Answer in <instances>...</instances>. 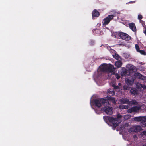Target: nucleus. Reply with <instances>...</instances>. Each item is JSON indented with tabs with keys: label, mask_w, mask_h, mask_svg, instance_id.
<instances>
[{
	"label": "nucleus",
	"mask_w": 146,
	"mask_h": 146,
	"mask_svg": "<svg viewBox=\"0 0 146 146\" xmlns=\"http://www.w3.org/2000/svg\"><path fill=\"white\" fill-rule=\"evenodd\" d=\"M143 136H145L146 137V131H143Z\"/></svg>",
	"instance_id": "32"
},
{
	"label": "nucleus",
	"mask_w": 146,
	"mask_h": 146,
	"mask_svg": "<svg viewBox=\"0 0 146 146\" xmlns=\"http://www.w3.org/2000/svg\"><path fill=\"white\" fill-rule=\"evenodd\" d=\"M93 103L98 108L100 107L102 105L105 106L109 104L108 101L107 100L104 98L93 100Z\"/></svg>",
	"instance_id": "2"
},
{
	"label": "nucleus",
	"mask_w": 146,
	"mask_h": 146,
	"mask_svg": "<svg viewBox=\"0 0 146 146\" xmlns=\"http://www.w3.org/2000/svg\"><path fill=\"white\" fill-rule=\"evenodd\" d=\"M130 92L132 94H136L135 90L133 89H131L130 91Z\"/></svg>",
	"instance_id": "27"
},
{
	"label": "nucleus",
	"mask_w": 146,
	"mask_h": 146,
	"mask_svg": "<svg viewBox=\"0 0 146 146\" xmlns=\"http://www.w3.org/2000/svg\"><path fill=\"white\" fill-rule=\"evenodd\" d=\"M129 68V70H132L134 72H135V71L136 70L135 67L133 65H128V68Z\"/></svg>",
	"instance_id": "18"
},
{
	"label": "nucleus",
	"mask_w": 146,
	"mask_h": 146,
	"mask_svg": "<svg viewBox=\"0 0 146 146\" xmlns=\"http://www.w3.org/2000/svg\"><path fill=\"white\" fill-rule=\"evenodd\" d=\"M123 88L124 90H128V86L127 85H124L123 86Z\"/></svg>",
	"instance_id": "28"
},
{
	"label": "nucleus",
	"mask_w": 146,
	"mask_h": 146,
	"mask_svg": "<svg viewBox=\"0 0 146 146\" xmlns=\"http://www.w3.org/2000/svg\"><path fill=\"white\" fill-rule=\"evenodd\" d=\"M111 92H112V93H113V94H112V95H114V94H115V92H114V91H112Z\"/></svg>",
	"instance_id": "35"
},
{
	"label": "nucleus",
	"mask_w": 146,
	"mask_h": 146,
	"mask_svg": "<svg viewBox=\"0 0 146 146\" xmlns=\"http://www.w3.org/2000/svg\"><path fill=\"white\" fill-rule=\"evenodd\" d=\"M128 40L129 39H131V37L129 36V35H128Z\"/></svg>",
	"instance_id": "38"
},
{
	"label": "nucleus",
	"mask_w": 146,
	"mask_h": 146,
	"mask_svg": "<svg viewBox=\"0 0 146 146\" xmlns=\"http://www.w3.org/2000/svg\"><path fill=\"white\" fill-rule=\"evenodd\" d=\"M128 84L129 83V81H128Z\"/></svg>",
	"instance_id": "43"
},
{
	"label": "nucleus",
	"mask_w": 146,
	"mask_h": 146,
	"mask_svg": "<svg viewBox=\"0 0 146 146\" xmlns=\"http://www.w3.org/2000/svg\"><path fill=\"white\" fill-rule=\"evenodd\" d=\"M141 146H146V144H144L143 145H142Z\"/></svg>",
	"instance_id": "40"
},
{
	"label": "nucleus",
	"mask_w": 146,
	"mask_h": 146,
	"mask_svg": "<svg viewBox=\"0 0 146 146\" xmlns=\"http://www.w3.org/2000/svg\"><path fill=\"white\" fill-rule=\"evenodd\" d=\"M103 119L105 122L107 123H110L111 125L113 128H115L121 122L120 120H117L114 119L113 117L108 116H104Z\"/></svg>",
	"instance_id": "1"
},
{
	"label": "nucleus",
	"mask_w": 146,
	"mask_h": 146,
	"mask_svg": "<svg viewBox=\"0 0 146 146\" xmlns=\"http://www.w3.org/2000/svg\"><path fill=\"white\" fill-rule=\"evenodd\" d=\"M137 87L138 88H143V89H146V85H142L141 84L137 83L136 84Z\"/></svg>",
	"instance_id": "14"
},
{
	"label": "nucleus",
	"mask_w": 146,
	"mask_h": 146,
	"mask_svg": "<svg viewBox=\"0 0 146 146\" xmlns=\"http://www.w3.org/2000/svg\"><path fill=\"white\" fill-rule=\"evenodd\" d=\"M135 47L137 51L139 52L140 50H139V46L137 44H136Z\"/></svg>",
	"instance_id": "25"
},
{
	"label": "nucleus",
	"mask_w": 146,
	"mask_h": 146,
	"mask_svg": "<svg viewBox=\"0 0 146 146\" xmlns=\"http://www.w3.org/2000/svg\"><path fill=\"white\" fill-rule=\"evenodd\" d=\"M119 101L121 104H128V99H120L119 100Z\"/></svg>",
	"instance_id": "15"
},
{
	"label": "nucleus",
	"mask_w": 146,
	"mask_h": 146,
	"mask_svg": "<svg viewBox=\"0 0 146 146\" xmlns=\"http://www.w3.org/2000/svg\"><path fill=\"white\" fill-rule=\"evenodd\" d=\"M113 74H114L115 75V77L116 78L117 80L119 79L120 78V76L117 73H114Z\"/></svg>",
	"instance_id": "22"
},
{
	"label": "nucleus",
	"mask_w": 146,
	"mask_h": 146,
	"mask_svg": "<svg viewBox=\"0 0 146 146\" xmlns=\"http://www.w3.org/2000/svg\"><path fill=\"white\" fill-rule=\"evenodd\" d=\"M144 33L145 34H146V29L145 30L144 32Z\"/></svg>",
	"instance_id": "37"
},
{
	"label": "nucleus",
	"mask_w": 146,
	"mask_h": 146,
	"mask_svg": "<svg viewBox=\"0 0 146 146\" xmlns=\"http://www.w3.org/2000/svg\"><path fill=\"white\" fill-rule=\"evenodd\" d=\"M142 129L139 126H135L131 127L129 130V131L131 132H137L141 131Z\"/></svg>",
	"instance_id": "7"
},
{
	"label": "nucleus",
	"mask_w": 146,
	"mask_h": 146,
	"mask_svg": "<svg viewBox=\"0 0 146 146\" xmlns=\"http://www.w3.org/2000/svg\"><path fill=\"white\" fill-rule=\"evenodd\" d=\"M114 58L116 59L117 60H118L120 58V57L117 54H115L114 55H113Z\"/></svg>",
	"instance_id": "20"
},
{
	"label": "nucleus",
	"mask_w": 146,
	"mask_h": 146,
	"mask_svg": "<svg viewBox=\"0 0 146 146\" xmlns=\"http://www.w3.org/2000/svg\"><path fill=\"white\" fill-rule=\"evenodd\" d=\"M116 68H115L114 66L110 64L103 67L101 69L102 71L108 73L113 72Z\"/></svg>",
	"instance_id": "3"
},
{
	"label": "nucleus",
	"mask_w": 146,
	"mask_h": 146,
	"mask_svg": "<svg viewBox=\"0 0 146 146\" xmlns=\"http://www.w3.org/2000/svg\"><path fill=\"white\" fill-rule=\"evenodd\" d=\"M137 104V102L133 100L132 101H129V102L128 101V104Z\"/></svg>",
	"instance_id": "19"
},
{
	"label": "nucleus",
	"mask_w": 146,
	"mask_h": 146,
	"mask_svg": "<svg viewBox=\"0 0 146 146\" xmlns=\"http://www.w3.org/2000/svg\"><path fill=\"white\" fill-rule=\"evenodd\" d=\"M128 127V123H126L124 125H123V127H122V128H123V129H122L123 131L124 130L125 131V130L124 129H126V128L127 129V127Z\"/></svg>",
	"instance_id": "24"
},
{
	"label": "nucleus",
	"mask_w": 146,
	"mask_h": 146,
	"mask_svg": "<svg viewBox=\"0 0 146 146\" xmlns=\"http://www.w3.org/2000/svg\"><path fill=\"white\" fill-rule=\"evenodd\" d=\"M124 120H127L128 119V115L127 114L125 115L124 117Z\"/></svg>",
	"instance_id": "30"
},
{
	"label": "nucleus",
	"mask_w": 146,
	"mask_h": 146,
	"mask_svg": "<svg viewBox=\"0 0 146 146\" xmlns=\"http://www.w3.org/2000/svg\"><path fill=\"white\" fill-rule=\"evenodd\" d=\"M128 73V70L125 68L123 67L121 71L120 74L122 76H125Z\"/></svg>",
	"instance_id": "10"
},
{
	"label": "nucleus",
	"mask_w": 146,
	"mask_h": 146,
	"mask_svg": "<svg viewBox=\"0 0 146 146\" xmlns=\"http://www.w3.org/2000/svg\"><path fill=\"white\" fill-rule=\"evenodd\" d=\"M127 66H126V67L127 68Z\"/></svg>",
	"instance_id": "42"
},
{
	"label": "nucleus",
	"mask_w": 146,
	"mask_h": 146,
	"mask_svg": "<svg viewBox=\"0 0 146 146\" xmlns=\"http://www.w3.org/2000/svg\"><path fill=\"white\" fill-rule=\"evenodd\" d=\"M125 81L126 83L127 84L128 82V78H126L125 79Z\"/></svg>",
	"instance_id": "33"
},
{
	"label": "nucleus",
	"mask_w": 146,
	"mask_h": 146,
	"mask_svg": "<svg viewBox=\"0 0 146 146\" xmlns=\"http://www.w3.org/2000/svg\"><path fill=\"white\" fill-rule=\"evenodd\" d=\"M108 98H107L108 99H107L108 100H111L112 102L114 104H116V102H115V98L113 97H111V96L110 97H108Z\"/></svg>",
	"instance_id": "16"
},
{
	"label": "nucleus",
	"mask_w": 146,
	"mask_h": 146,
	"mask_svg": "<svg viewBox=\"0 0 146 146\" xmlns=\"http://www.w3.org/2000/svg\"><path fill=\"white\" fill-rule=\"evenodd\" d=\"M121 83H118V86H119V87H120V86H121Z\"/></svg>",
	"instance_id": "34"
},
{
	"label": "nucleus",
	"mask_w": 146,
	"mask_h": 146,
	"mask_svg": "<svg viewBox=\"0 0 146 146\" xmlns=\"http://www.w3.org/2000/svg\"><path fill=\"white\" fill-rule=\"evenodd\" d=\"M145 121H146V120H145Z\"/></svg>",
	"instance_id": "44"
},
{
	"label": "nucleus",
	"mask_w": 146,
	"mask_h": 146,
	"mask_svg": "<svg viewBox=\"0 0 146 146\" xmlns=\"http://www.w3.org/2000/svg\"><path fill=\"white\" fill-rule=\"evenodd\" d=\"M129 25L130 28L133 31L136 32V28L135 25L134 23H131L129 24Z\"/></svg>",
	"instance_id": "11"
},
{
	"label": "nucleus",
	"mask_w": 146,
	"mask_h": 146,
	"mask_svg": "<svg viewBox=\"0 0 146 146\" xmlns=\"http://www.w3.org/2000/svg\"><path fill=\"white\" fill-rule=\"evenodd\" d=\"M137 74H138V76H140L141 75V74H140V73H137Z\"/></svg>",
	"instance_id": "39"
},
{
	"label": "nucleus",
	"mask_w": 146,
	"mask_h": 146,
	"mask_svg": "<svg viewBox=\"0 0 146 146\" xmlns=\"http://www.w3.org/2000/svg\"><path fill=\"white\" fill-rule=\"evenodd\" d=\"M138 19L140 20L142 18V16L141 15H139L138 17Z\"/></svg>",
	"instance_id": "31"
},
{
	"label": "nucleus",
	"mask_w": 146,
	"mask_h": 146,
	"mask_svg": "<svg viewBox=\"0 0 146 146\" xmlns=\"http://www.w3.org/2000/svg\"><path fill=\"white\" fill-rule=\"evenodd\" d=\"M134 120L136 121H141V125L143 127H146V117L139 116L134 118Z\"/></svg>",
	"instance_id": "4"
},
{
	"label": "nucleus",
	"mask_w": 146,
	"mask_h": 146,
	"mask_svg": "<svg viewBox=\"0 0 146 146\" xmlns=\"http://www.w3.org/2000/svg\"><path fill=\"white\" fill-rule=\"evenodd\" d=\"M139 52L142 55H145L146 54L144 50H140Z\"/></svg>",
	"instance_id": "26"
},
{
	"label": "nucleus",
	"mask_w": 146,
	"mask_h": 146,
	"mask_svg": "<svg viewBox=\"0 0 146 146\" xmlns=\"http://www.w3.org/2000/svg\"><path fill=\"white\" fill-rule=\"evenodd\" d=\"M141 108V107L139 106H137L135 107H133L129 109H128V113L132 112H137Z\"/></svg>",
	"instance_id": "8"
},
{
	"label": "nucleus",
	"mask_w": 146,
	"mask_h": 146,
	"mask_svg": "<svg viewBox=\"0 0 146 146\" xmlns=\"http://www.w3.org/2000/svg\"><path fill=\"white\" fill-rule=\"evenodd\" d=\"M112 108L110 106V104L109 102V104L104 106V107L101 108V110H104L105 113L108 115H110L113 113Z\"/></svg>",
	"instance_id": "5"
},
{
	"label": "nucleus",
	"mask_w": 146,
	"mask_h": 146,
	"mask_svg": "<svg viewBox=\"0 0 146 146\" xmlns=\"http://www.w3.org/2000/svg\"><path fill=\"white\" fill-rule=\"evenodd\" d=\"M118 35L122 39L128 40V35L127 34L123 32H121L119 33Z\"/></svg>",
	"instance_id": "9"
},
{
	"label": "nucleus",
	"mask_w": 146,
	"mask_h": 146,
	"mask_svg": "<svg viewBox=\"0 0 146 146\" xmlns=\"http://www.w3.org/2000/svg\"><path fill=\"white\" fill-rule=\"evenodd\" d=\"M119 108L120 109H128V105H123V104H120L119 106Z\"/></svg>",
	"instance_id": "17"
},
{
	"label": "nucleus",
	"mask_w": 146,
	"mask_h": 146,
	"mask_svg": "<svg viewBox=\"0 0 146 146\" xmlns=\"http://www.w3.org/2000/svg\"><path fill=\"white\" fill-rule=\"evenodd\" d=\"M122 116L121 115L119 114H118L117 116V118H114V119H116L117 120H120L121 121H121L119 119L121 118L122 117Z\"/></svg>",
	"instance_id": "21"
},
{
	"label": "nucleus",
	"mask_w": 146,
	"mask_h": 146,
	"mask_svg": "<svg viewBox=\"0 0 146 146\" xmlns=\"http://www.w3.org/2000/svg\"><path fill=\"white\" fill-rule=\"evenodd\" d=\"M112 86L113 88L114 89H120V87H119L118 86H116L114 84H113L112 85Z\"/></svg>",
	"instance_id": "23"
},
{
	"label": "nucleus",
	"mask_w": 146,
	"mask_h": 146,
	"mask_svg": "<svg viewBox=\"0 0 146 146\" xmlns=\"http://www.w3.org/2000/svg\"><path fill=\"white\" fill-rule=\"evenodd\" d=\"M122 65V62L120 60H118L115 62V66L117 68L120 67Z\"/></svg>",
	"instance_id": "13"
},
{
	"label": "nucleus",
	"mask_w": 146,
	"mask_h": 146,
	"mask_svg": "<svg viewBox=\"0 0 146 146\" xmlns=\"http://www.w3.org/2000/svg\"><path fill=\"white\" fill-rule=\"evenodd\" d=\"M114 17V16L113 15H108L107 17L105 18L103 20L104 22L103 25H106L108 24L110 21L112 20Z\"/></svg>",
	"instance_id": "6"
},
{
	"label": "nucleus",
	"mask_w": 146,
	"mask_h": 146,
	"mask_svg": "<svg viewBox=\"0 0 146 146\" xmlns=\"http://www.w3.org/2000/svg\"><path fill=\"white\" fill-rule=\"evenodd\" d=\"M92 15L93 17H98L100 15V13L96 9H95L92 12Z\"/></svg>",
	"instance_id": "12"
},
{
	"label": "nucleus",
	"mask_w": 146,
	"mask_h": 146,
	"mask_svg": "<svg viewBox=\"0 0 146 146\" xmlns=\"http://www.w3.org/2000/svg\"><path fill=\"white\" fill-rule=\"evenodd\" d=\"M111 92V91H110L108 92H109L110 94V92Z\"/></svg>",
	"instance_id": "41"
},
{
	"label": "nucleus",
	"mask_w": 146,
	"mask_h": 146,
	"mask_svg": "<svg viewBox=\"0 0 146 146\" xmlns=\"http://www.w3.org/2000/svg\"><path fill=\"white\" fill-rule=\"evenodd\" d=\"M135 2V1H130V2H129V3H134Z\"/></svg>",
	"instance_id": "36"
},
{
	"label": "nucleus",
	"mask_w": 146,
	"mask_h": 146,
	"mask_svg": "<svg viewBox=\"0 0 146 146\" xmlns=\"http://www.w3.org/2000/svg\"><path fill=\"white\" fill-rule=\"evenodd\" d=\"M123 137L125 140H127L128 141V138L127 137H126L125 135H123Z\"/></svg>",
	"instance_id": "29"
}]
</instances>
